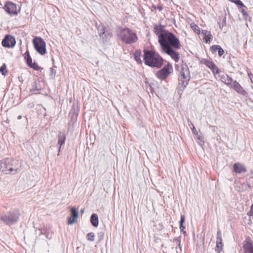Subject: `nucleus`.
Segmentation results:
<instances>
[{
  "label": "nucleus",
  "instance_id": "f03ea898",
  "mask_svg": "<svg viewBox=\"0 0 253 253\" xmlns=\"http://www.w3.org/2000/svg\"><path fill=\"white\" fill-rule=\"evenodd\" d=\"M143 58L145 64L149 66L159 68L163 65V58L154 51L144 50Z\"/></svg>",
  "mask_w": 253,
  "mask_h": 253
},
{
  "label": "nucleus",
  "instance_id": "7c9ffc66",
  "mask_svg": "<svg viewBox=\"0 0 253 253\" xmlns=\"http://www.w3.org/2000/svg\"><path fill=\"white\" fill-rule=\"evenodd\" d=\"M190 128L191 129V130L192 131V133L193 134H197L198 131H197L196 128L195 127L194 125L190 123V124H189Z\"/></svg>",
  "mask_w": 253,
  "mask_h": 253
},
{
  "label": "nucleus",
  "instance_id": "bb28decb",
  "mask_svg": "<svg viewBox=\"0 0 253 253\" xmlns=\"http://www.w3.org/2000/svg\"><path fill=\"white\" fill-rule=\"evenodd\" d=\"M6 66L5 64H3L1 67L0 68V72L1 73L2 75L5 76L7 71L6 70Z\"/></svg>",
  "mask_w": 253,
  "mask_h": 253
},
{
  "label": "nucleus",
  "instance_id": "f3484780",
  "mask_svg": "<svg viewBox=\"0 0 253 253\" xmlns=\"http://www.w3.org/2000/svg\"><path fill=\"white\" fill-rule=\"evenodd\" d=\"M219 77L220 81L229 86H230L234 82L233 79L227 74H223L219 76Z\"/></svg>",
  "mask_w": 253,
  "mask_h": 253
},
{
  "label": "nucleus",
  "instance_id": "5701e85b",
  "mask_svg": "<svg viewBox=\"0 0 253 253\" xmlns=\"http://www.w3.org/2000/svg\"><path fill=\"white\" fill-rule=\"evenodd\" d=\"M6 168V159L0 161V170L5 173Z\"/></svg>",
  "mask_w": 253,
  "mask_h": 253
},
{
  "label": "nucleus",
  "instance_id": "49530a36",
  "mask_svg": "<svg viewBox=\"0 0 253 253\" xmlns=\"http://www.w3.org/2000/svg\"><path fill=\"white\" fill-rule=\"evenodd\" d=\"M21 118H22V116H21V115L18 116V117H17V119H18V120H20V119H21Z\"/></svg>",
  "mask_w": 253,
  "mask_h": 253
},
{
  "label": "nucleus",
  "instance_id": "20e7f679",
  "mask_svg": "<svg viewBox=\"0 0 253 253\" xmlns=\"http://www.w3.org/2000/svg\"><path fill=\"white\" fill-rule=\"evenodd\" d=\"M20 215L19 211L15 209L2 214L0 217V220L5 225L10 226L18 222Z\"/></svg>",
  "mask_w": 253,
  "mask_h": 253
},
{
  "label": "nucleus",
  "instance_id": "423d86ee",
  "mask_svg": "<svg viewBox=\"0 0 253 253\" xmlns=\"http://www.w3.org/2000/svg\"><path fill=\"white\" fill-rule=\"evenodd\" d=\"M190 79V74L187 65L186 64H182L179 79L182 86L185 87L188 84Z\"/></svg>",
  "mask_w": 253,
  "mask_h": 253
},
{
  "label": "nucleus",
  "instance_id": "e433bc0d",
  "mask_svg": "<svg viewBox=\"0 0 253 253\" xmlns=\"http://www.w3.org/2000/svg\"><path fill=\"white\" fill-rule=\"evenodd\" d=\"M217 52H218V55L219 56H222L224 53L223 49L220 46H219Z\"/></svg>",
  "mask_w": 253,
  "mask_h": 253
},
{
  "label": "nucleus",
  "instance_id": "72a5a7b5",
  "mask_svg": "<svg viewBox=\"0 0 253 253\" xmlns=\"http://www.w3.org/2000/svg\"><path fill=\"white\" fill-rule=\"evenodd\" d=\"M211 71L213 73V75H215V74H219L220 73V70L219 69L217 68V66H216L215 67V68L214 69H212L211 70Z\"/></svg>",
  "mask_w": 253,
  "mask_h": 253
},
{
  "label": "nucleus",
  "instance_id": "dca6fc26",
  "mask_svg": "<svg viewBox=\"0 0 253 253\" xmlns=\"http://www.w3.org/2000/svg\"><path fill=\"white\" fill-rule=\"evenodd\" d=\"M233 169L236 173H245L247 171L245 166L243 164L239 163L234 164Z\"/></svg>",
  "mask_w": 253,
  "mask_h": 253
},
{
  "label": "nucleus",
  "instance_id": "2f4dec72",
  "mask_svg": "<svg viewBox=\"0 0 253 253\" xmlns=\"http://www.w3.org/2000/svg\"><path fill=\"white\" fill-rule=\"evenodd\" d=\"M211 71L213 73V75H215V74H219L220 73V70L219 69L217 68V66H216L215 67V68L214 69H212L211 70Z\"/></svg>",
  "mask_w": 253,
  "mask_h": 253
},
{
  "label": "nucleus",
  "instance_id": "c03bdc74",
  "mask_svg": "<svg viewBox=\"0 0 253 253\" xmlns=\"http://www.w3.org/2000/svg\"><path fill=\"white\" fill-rule=\"evenodd\" d=\"M179 228H180L181 231H183L184 229L185 228V227L183 225V224H182V225L180 224Z\"/></svg>",
  "mask_w": 253,
  "mask_h": 253
},
{
  "label": "nucleus",
  "instance_id": "c9c22d12",
  "mask_svg": "<svg viewBox=\"0 0 253 253\" xmlns=\"http://www.w3.org/2000/svg\"><path fill=\"white\" fill-rule=\"evenodd\" d=\"M216 240L219 241L220 242V241H222L221 233L220 230H218L217 231Z\"/></svg>",
  "mask_w": 253,
  "mask_h": 253
},
{
  "label": "nucleus",
  "instance_id": "c756f323",
  "mask_svg": "<svg viewBox=\"0 0 253 253\" xmlns=\"http://www.w3.org/2000/svg\"><path fill=\"white\" fill-rule=\"evenodd\" d=\"M220 45H212V46H211V51L213 53H215L216 51H217L218 49V48H219V46Z\"/></svg>",
  "mask_w": 253,
  "mask_h": 253
},
{
  "label": "nucleus",
  "instance_id": "0eeeda50",
  "mask_svg": "<svg viewBox=\"0 0 253 253\" xmlns=\"http://www.w3.org/2000/svg\"><path fill=\"white\" fill-rule=\"evenodd\" d=\"M33 44L36 51L41 55H43L46 52V44L44 40L37 37L33 40Z\"/></svg>",
  "mask_w": 253,
  "mask_h": 253
},
{
  "label": "nucleus",
  "instance_id": "6ab92c4d",
  "mask_svg": "<svg viewBox=\"0 0 253 253\" xmlns=\"http://www.w3.org/2000/svg\"><path fill=\"white\" fill-rule=\"evenodd\" d=\"M90 222L94 227H97L98 225V218L96 214L93 213L91 215Z\"/></svg>",
  "mask_w": 253,
  "mask_h": 253
},
{
  "label": "nucleus",
  "instance_id": "9d476101",
  "mask_svg": "<svg viewBox=\"0 0 253 253\" xmlns=\"http://www.w3.org/2000/svg\"><path fill=\"white\" fill-rule=\"evenodd\" d=\"M5 11L10 15H17L20 9L18 10L16 5L11 2H7L4 5Z\"/></svg>",
  "mask_w": 253,
  "mask_h": 253
},
{
  "label": "nucleus",
  "instance_id": "a211bd4d",
  "mask_svg": "<svg viewBox=\"0 0 253 253\" xmlns=\"http://www.w3.org/2000/svg\"><path fill=\"white\" fill-rule=\"evenodd\" d=\"M66 139L65 134L64 132L59 131L58 134V144L59 145L58 154L61 149V146L65 143Z\"/></svg>",
  "mask_w": 253,
  "mask_h": 253
},
{
  "label": "nucleus",
  "instance_id": "b1692460",
  "mask_svg": "<svg viewBox=\"0 0 253 253\" xmlns=\"http://www.w3.org/2000/svg\"><path fill=\"white\" fill-rule=\"evenodd\" d=\"M205 65L209 67L211 70L215 68L216 66V65L212 62L210 60H206L205 62Z\"/></svg>",
  "mask_w": 253,
  "mask_h": 253
},
{
  "label": "nucleus",
  "instance_id": "de8ad7c7",
  "mask_svg": "<svg viewBox=\"0 0 253 253\" xmlns=\"http://www.w3.org/2000/svg\"><path fill=\"white\" fill-rule=\"evenodd\" d=\"M208 42L207 40H206V42L207 43Z\"/></svg>",
  "mask_w": 253,
  "mask_h": 253
},
{
  "label": "nucleus",
  "instance_id": "412c9836",
  "mask_svg": "<svg viewBox=\"0 0 253 253\" xmlns=\"http://www.w3.org/2000/svg\"><path fill=\"white\" fill-rule=\"evenodd\" d=\"M155 33L158 36V40H159V36L161 34H164L165 32H168V31L162 29L161 26H155L154 28Z\"/></svg>",
  "mask_w": 253,
  "mask_h": 253
},
{
  "label": "nucleus",
  "instance_id": "4c0bfd02",
  "mask_svg": "<svg viewBox=\"0 0 253 253\" xmlns=\"http://www.w3.org/2000/svg\"><path fill=\"white\" fill-rule=\"evenodd\" d=\"M195 135V138L197 139L198 140H199L200 141V142H199V143L200 144V145H202V144H204V141H203L202 140H201V138L200 137V136H199V135L198 134V133H197V134H194Z\"/></svg>",
  "mask_w": 253,
  "mask_h": 253
},
{
  "label": "nucleus",
  "instance_id": "473e14b6",
  "mask_svg": "<svg viewBox=\"0 0 253 253\" xmlns=\"http://www.w3.org/2000/svg\"><path fill=\"white\" fill-rule=\"evenodd\" d=\"M211 71L213 73V75H215V74H219L220 73V70L219 69L217 68V66H216L215 67V68L214 69H212L211 70Z\"/></svg>",
  "mask_w": 253,
  "mask_h": 253
},
{
  "label": "nucleus",
  "instance_id": "9b49d317",
  "mask_svg": "<svg viewBox=\"0 0 253 253\" xmlns=\"http://www.w3.org/2000/svg\"><path fill=\"white\" fill-rule=\"evenodd\" d=\"M15 43V38L13 36L9 35H6L1 42L2 45L7 48L13 47Z\"/></svg>",
  "mask_w": 253,
  "mask_h": 253
},
{
  "label": "nucleus",
  "instance_id": "ddd939ff",
  "mask_svg": "<svg viewBox=\"0 0 253 253\" xmlns=\"http://www.w3.org/2000/svg\"><path fill=\"white\" fill-rule=\"evenodd\" d=\"M25 59L26 61L27 65L31 68L34 69L35 70H39L40 67L38 66V64L36 62H32V59L30 56L29 52L27 51L25 53Z\"/></svg>",
  "mask_w": 253,
  "mask_h": 253
},
{
  "label": "nucleus",
  "instance_id": "393cba45",
  "mask_svg": "<svg viewBox=\"0 0 253 253\" xmlns=\"http://www.w3.org/2000/svg\"><path fill=\"white\" fill-rule=\"evenodd\" d=\"M190 26L195 33L197 34H199L200 32V28L199 26L195 24L194 23H192L190 24Z\"/></svg>",
  "mask_w": 253,
  "mask_h": 253
},
{
  "label": "nucleus",
  "instance_id": "a878e982",
  "mask_svg": "<svg viewBox=\"0 0 253 253\" xmlns=\"http://www.w3.org/2000/svg\"><path fill=\"white\" fill-rule=\"evenodd\" d=\"M222 246L223 245L222 241H220V242L219 241L216 240V251L219 253H220V251H221L222 249Z\"/></svg>",
  "mask_w": 253,
  "mask_h": 253
},
{
  "label": "nucleus",
  "instance_id": "79ce46f5",
  "mask_svg": "<svg viewBox=\"0 0 253 253\" xmlns=\"http://www.w3.org/2000/svg\"><path fill=\"white\" fill-rule=\"evenodd\" d=\"M209 31H208L207 30H202V34L203 35H204L205 37L206 36H207V35L208 34V33H209Z\"/></svg>",
  "mask_w": 253,
  "mask_h": 253
},
{
  "label": "nucleus",
  "instance_id": "39448f33",
  "mask_svg": "<svg viewBox=\"0 0 253 253\" xmlns=\"http://www.w3.org/2000/svg\"><path fill=\"white\" fill-rule=\"evenodd\" d=\"M21 164L16 160L11 159H6V172L5 173H11L12 174L16 173L20 170Z\"/></svg>",
  "mask_w": 253,
  "mask_h": 253
},
{
  "label": "nucleus",
  "instance_id": "6e6552de",
  "mask_svg": "<svg viewBox=\"0 0 253 253\" xmlns=\"http://www.w3.org/2000/svg\"><path fill=\"white\" fill-rule=\"evenodd\" d=\"M98 33L103 39H110L112 36V31L110 28H106L103 25L100 24L97 27Z\"/></svg>",
  "mask_w": 253,
  "mask_h": 253
},
{
  "label": "nucleus",
  "instance_id": "f8f14e48",
  "mask_svg": "<svg viewBox=\"0 0 253 253\" xmlns=\"http://www.w3.org/2000/svg\"><path fill=\"white\" fill-rule=\"evenodd\" d=\"M243 249L244 253H253V241L248 236L243 242Z\"/></svg>",
  "mask_w": 253,
  "mask_h": 253
},
{
  "label": "nucleus",
  "instance_id": "4be33fe9",
  "mask_svg": "<svg viewBox=\"0 0 253 253\" xmlns=\"http://www.w3.org/2000/svg\"><path fill=\"white\" fill-rule=\"evenodd\" d=\"M141 54V53L140 50H136L134 53V58L135 60L139 63H141L142 62L140 58Z\"/></svg>",
  "mask_w": 253,
  "mask_h": 253
},
{
  "label": "nucleus",
  "instance_id": "a18cd8bd",
  "mask_svg": "<svg viewBox=\"0 0 253 253\" xmlns=\"http://www.w3.org/2000/svg\"><path fill=\"white\" fill-rule=\"evenodd\" d=\"M99 236L102 238L104 236V233L102 232H100L99 234Z\"/></svg>",
  "mask_w": 253,
  "mask_h": 253
},
{
  "label": "nucleus",
  "instance_id": "f257e3e1",
  "mask_svg": "<svg viewBox=\"0 0 253 253\" xmlns=\"http://www.w3.org/2000/svg\"><path fill=\"white\" fill-rule=\"evenodd\" d=\"M158 42L161 45V52L169 55L175 62H178L179 54L176 50L179 49L181 47L179 39L173 34L168 31L161 34Z\"/></svg>",
  "mask_w": 253,
  "mask_h": 253
},
{
  "label": "nucleus",
  "instance_id": "4468645a",
  "mask_svg": "<svg viewBox=\"0 0 253 253\" xmlns=\"http://www.w3.org/2000/svg\"><path fill=\"white\" fill-rule=\"evenodd\" d=\"M230 87L233 88L237 93L241 95H246L247 94V92L236 81H234Z\"/></svg>",
  "mask_w": 253,
  "mask_h": 253
},
{
  "label": "nucleus",
  "instance_id": "f704fd0d",
  "mask_svg": "<svg viewBox=\"0 0 253 253\" xmlns=\"http://www.w3.org/2000/svg\"><path fill=\"white\" fill-rule=\"evenodd\" d=\"M241 12H242V14L243 15V16H244V18L246 19H247L249 17V14L247 12V11L244 9H243L242 10H241Z\"/></svg>",
  "mask_w": 253,
  "mask_h": 253
},
{
  "label": "nucleus",
  "instance_id": "37998d69",
  "mask_svg": "<svg viewBox=\"0 0 253 253\" xmlns=\"http://www.w3.org/2000/svg\"><path fill=\"white\" fill-rule=\"evenodd\" d=\"M155 9L156 8H157L160 11H161L162 10V9H163V6L161 5H158V6L157 7H154Z\"/></svg>",
  "mask_w": 253,
  "mask_h": 253
},
{
  "label": "nucleus",
  "instance_id": "58836bf2",
  "mask_svg": "<svg viewBox=\"0 0 253 253\" xmlns=\"http://www.w3.org/2000/svg\"><path fill=\"white\" fill-rule=\"evenodd\" d=\"M248 215L251 217V216L253 217V204H252L251 206L250 210L248 212Z\"/></svg>",
  "mask_w": 253,
  "mask_h": 253
},
{
  "label": "nucleus",
  "instance_id": "c85d7f7f",
  "mask_svg": "<svg viewBox=\"0 0 253 253\" xmlns=\"http://www.w3.org/2000/svg\"><path fill=\"white\" fill-rule=\"evenodd\" d=\"M86 239L90 241H93L94 240V234L92 232L89 233L86 235Z\"/></svg>",
  "mask_w": 253,
  "mask_h": 253
},
{
  "label": "nucleus",
  "instance_id": "ea45409f",
  "mask_svg": "<svg viewBox=\"0 0 253 253\" xmlns=\"http://www.w3.org/2000/svg\"><path fill=\"white\" fill-rule=\"evenodd\" d=\"M185 221V217L184 215H181V217H180V220L179 221V223H180V224H183V223Z\"/></svg>",
  "mask_w": 253,
  "mask_h": 253
},
{
  "label": "nucleus",
  "instance_id": "cd10ccee",
  "mask_svg": "<svg viewBox=\"0 0 253 253\" xmlns=\"http://www.w3.org/2000/svg\"><path fill=\"white\" fill-rule=\"evenodd\" d=\"M231 1L236 3L239 7H245V5L240 0H230Z\"/></svg>",
  "mask_w": 253,
  "mask_h": 253
},
{
  "label": "nucleus",
  "instance_id": "a19ab883",
  "mask_svg": "<svg viewBox=\"0 0 253 253\" xmlns=\"http://www.w3.org/2000/svg\"><path fill=\"white\" fill-rule=\"evenodd\" d=\"M206 38L208 39L209 40V42H210V40H211L212 38V36L211 34V32H210L207 35V36H206Z\"/></svg>",
  "mask_w": 253,
  "mask_h": 253
},
{
  "label": "nucleus",
  "instance_id": "aec40b11",
  "mask_svg": "<svg viewBox=\"0 0 253 253\" xmlns=\"http://www.w3.org/2000/svg\"><path fill=\"white\" fill-rule=\"evenodd\" d=\"M173 243L176 245L175 248L176 249V253H180L181 251V247L180 245V237L175 238L173 239Z\"/></svg>",
  "mask_w": 253,
  "mask_h": 253
},
{
  "label": "nucleus",
  "instance_id": "7ed1b4c3",
  "mask_svg": "<svg viewBox=\"0 0 253 253\" xmlns=\"http://www.w3.org/2000/svg\"><path fill=\"white\" fill-rule=\"evenodd\" d=\"M117 36L123 42L126 44H132L136 42L138 40L136 34L128 28L118 29Z\"/></svg>",
  "mask_w": 253,
  "mask_h": 253
},
{
  "label": "nucleus",
  "instance_id": "1a4fd4ad",
  "mask_svg": "<svg viewBox=\"0 0 253 253\" xmlns=\"http://www.w3.org/2000/svg\"><path fill=\"white\" fill-rule=\"evenodd\" d=\"M172 70V66L170 64L168 63L156 74L157 77L160 80L166 79L170 74Z\"/></svg>",
  "mask_w": 253,
  "mask_h": 253
},
{
  "label": "nucleus",
  "instance_id": "2eb2a0df",
  "mask_svg": "<svg viewBox=\"0 0 253 253\" xmlns=\"http://www.w3.org/2000/svg\"><path fill=\"white\" fill-rule=\"evenodd\" d=\"M70 211L72 214V218L69 217L68 218V224L69 225H72L77 222L76 218L78 217L79 214L76 209L74 207L71 208Z\"/></svg>",
  "mask_w": 253,
  "mask_h": 253
}]
</instances>
